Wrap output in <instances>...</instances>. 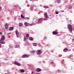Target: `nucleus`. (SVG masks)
Segmentation results:
<instances>
[{
  "label": "nucleus",
  "mask_w": 74,
  "mask_h": 74,
  "mask_svg": "<svg viewBox=\"0 0 74 74\" xmlns=\"http://www.w3.org/2000/svg\"><path fill=\"white\" fill-rule=\"evenodd\" d=\"M73 28L71 26V25H69L68 26V29L69 30L70 32L71 33H72V32H73Z\"/></svg>",
  "instance_id": "obj_1"
},
{
  "label": "nucleus",
  "mask_w": 74,
  "mask_h": 74,
  "mask_svg": "<svg viewBox=\"0 0 74 74\" xmlns=\"http://www.w3.org/2000/svg\"><path fill=\"white\" fill-rule=\"evenodd\" d=\"M5 39V36H3V35H2V36L1 38V39L0 41V42H1V41H4V40Z\"/></svg>",
  "instance_id": "obj_2"
},
{
  "label": "nucleus",
  "mask_w": 74,
  "mask_h": 74,
  "mask_svg": "<svg viewBox=\"0 0 74 74\" xmlns=\"http://www.w3.org/2000/svg\"><path fill=\"white\" fill-rule=\"evenodd\" d=\"M14 64L16 65H17V66H21V65L19 63L17 62H15Z\"/></svg>",
  "instance_id": "obj_3"
},
{
  "label": "nucleus",
  "mask_w": 74,
  "mask_h": 74,
  "mask_svg": "<svg viewBox=\"0 0 74 74\" xmlns=\"http://www.w3.org/2000/svg\"><path fill=\"white\" fill-rule=\"evenodd\" d=\"M29 56L28 55H27V54H25L24 55H23L22 56L23 58H27Z\"/></svg>",
  "instance_id": "obj_4"
},
{
  "label": "nucleus",
  "mask_w": 74,
  "mask_h": 74,
  "mask_svg": "<svg viewBox=\"0 0 74 74\" xmlns=\"http://www.w3.org/2000/svg\"><path fill=\"white\" fill-rule=\"evenodd\" d=\"M53 34L54 35H57V34H58V32H56V31H53Z\"/></svg>",
  "instance_id": "obj_5"
},
{
  "label": "nucleus",
  "mask_w": 74,
  "mask_h": 74,
  "mask_svg": "<svg viewBox=\"0 0 74 74\" xmlns=\"http://www.w3.org/2000/svg\"><path fill=\"white\" fill-rule=\"evenodd\" d=\"M63 51L64 52H67V51H68V49H67V48H65L64 49Z\"/></svg>",
  "instance_id": "obj_6"
},
{
  "label": "nucleus",
  "mask_w": 74,
  "mask_h": 74,
  "mask_svg": "<svg viewBox=\"0 0 74 74\" xmlns=\"http://www.w3.org/2000/svg\"><path fill=\"white\" fill-rule=\"evenodd\" d=\"M44 15L45 17L46 18H48V14H47V13H46L45 14H44Z\"/></svg>",
  "instance_id": "obj_7"
},
{
  "label": "nucleus",
  "mask_w": 74,
  "mask_h": 74,
  "mask_svg": "<svg viewBox=\"0 0 74 74\" xmlns=\"http://www.w3.org/2000/svg\"><path fill=\"white\" fill-rule=\"evenodd\" d=\"M38 52V53L40 54L42 53V51H41V50H38L37 51Z\"/></svg>",
  "instance_id": "obj_8"
},
{
  "label": "nucleus",
  "mask_w": 74,
  "mask_h": 74,
  "mask_svg": "<svg viewBox=\"0 0 74 74\" xmlns=\"http://www.w3.org/2000/svg\"><path fill=\"white\" fill-rule=\"evenodd\" d=\"M5 29H8V24H5Z\"/></svg>",
  "instance_id": "obj_9"
},
{
  "label": "nucleus",
  "mask_w": 74,
  "mask_h": 74,
  "mask_svg": "<svg viewBox=\"0 0 74 74\" xmlns=\"http://www.w3.org/2000/svg\"><path fill=\"white\" fill-rule=\"evenodd\" d=\"M42 21V19L41 18L39 19L38 22H39V23H41V22Z\"/></svg>",
  "instance_id": "obj_10"
},
{
  "label": "nucleus",
  "mask_w": 74,
  "mask_h": 74,
  "mask_svg": "<svg viewBox=\"0 0 74 74\" xmlns=\"http://www.w3.org/2000/svg\"><path fill=\"white\" fill-rule=\"evenodd\" d=\"M29 40L31 41H33V38L32 37H29Z\"/></svg>",
  "instance_id": "obj_11"
},
{
  "label": "nucleus",
  "mask_w": 74,
  "mask_h": 74,
  "mask_svg": "<svg viewBox=\"0 0 74 74\" xmlns=\"http://www.w3.org/2000/svg\"><path fill=\"white\" fill-rule=\"evenodd\" d=\"M16 36H19V33H18V32L17 30L16 31Z\"/></svg>",
  "instance_id": "obj_12"
},
{
  "label": "nucleus",
  "mask_w": 74,
  "mask_h": 74,
  "mask_svg": "<svg viewBox=\"0 0 74 74\" xmlns=\"http://www.w3.org/2000/svg\"><path fill=\"white\" fill-rule=\"evenodd\" d=\"M37 71H41V69L40 68H38L37 69Z\"/></svg>",
  "instance_id": "obj_13"
},
{
  "label": "nucleus",
  "mask_w": 74,
  "mask_h": 74,
  "mask_svg": "<svg viewBox=\"0 0 74 74\" xmlns=\"http://www.w3.org/2000/svg\"><path fill=\"white\" fill-rule=\"evenodd\" d=\"M14 27H11L9 29V30H13Z\"/></svg>",
  "instance_id": "obj_14"
},
{
  "label": "nucleus",
  "mask_w": 74,
  "mask_h": 74,
  "mask_svg": "<svg viewBox=\"0 0 74 74\" xmlns=\"http://www.w3.org/2000/svg\"><path fill=\"white\" fill-rule=\"evenodd\" d=\"M20 71L21 72H22V73H24L25 72V71L23 69H21Z\"/></svg>",
  "instance_id": "obj_15"
},
{
  "label": "nucleus",
  "mask_w": 74,
  "mask_h": 74,
  "mask_svg": "<svg viewBox=\"0 0 74 74\" xmlns=\"http://www.w3.org/2000/svg\"><path fill=\"white\" fill-rule=\"evenodd\" d=\"M21 16L22 19H24V18H25V17L23 16V15H22V14L21 15Z\"/></svg>",
  "instance_id": "obj_16"
},
{
  "label": "nucleus",
  "mask_w": 74,
  "mask_h": 74,
  "mask_svg": "<svg viewBox=\"0 0 74 74\" xmlns=\"http://www.w3.org/2000/svg\"><path fill=\"white\" fill-rule=\"evenodd\" d=\"M24 24L25 26H28V25H29V24H28L27 23V22L25 23Z\"/></svg>",
  "instance_id": "obj_17"
},
{
  "label": "nucleus",
  "mask_w": 74,
  "mask_h": 74,
  "mask_svg": "<svg viewBox=\"0 0 74 74\" xmlns=\"http://www.w3.org/2000/svg\"><path fill=\"white\" fill-rule=\"evenodd\" d=\"M24 41H27L26 38L25 37L24 38Z\"/></svg>",
  "instance_id": "obj_18"
},
{
  "label": "nucleus",
  "mask_w": 74,
  "mask_h": 74,
  "mask_svg": "<svg viewBox=\"0 0 74 74\" xmlns=\"http://www.w3.org/2000/svg\"><path fill=\"white\" fill-rule=\"evenodd\" d=\"M18 25L19 26H22L23 24H22V23H19L18 24Z\"/></svg>",
  "instance_id": "obj_19"
},
{
  "label": "nucleus",
  "mask_w": 74,
  "mask_h": 74,
  "mask_svg": "<svg viewBox=\"0 0 74 74\" xmlns=\"http://www.w3.org/2000/svg\"><path fill=\"white\" fill-rule=\"evenodd\" d=\"M57 2L58 3H60V0H56Z\"/></svg>",
  "instance_id": "obj_20"
},
{
  "label": "nucleus",
  "mask_w": 74,
  "mask_h": 74,
  "mask_svg": "<svg viewBox=\"0 0 74 74\" xmlns=\"http://www.w3.org/2000/svg\"><path fill=\"white\" fill-rule=\"evenodd\" d=\"M32 53H33V54H34L35 53V51H31Z\"/></svg>",
  "instance_id": "obj_21"
},
{
  "label": "nucleus",
  "mask_w": 74,
  "mask_h": 74,
  "mask_svg": "<svg viewBox=\"0 0 74 74\" xmlns=\"http://www.w3.org/2000/svg\"><path fill=\"white\" fill-rule=\"evenodd\" d=\"M37 45V43H35L33 44L34 46L35 47V46Z\"/></svg>",
  "instance_id": "obj_22"
},
{
  "label": "nucleus",
  "mask_w": 74,
  "mask_h": 74,
  "mask_svg": "<svg viewBox=\"0 0 74 74\" xmlns=\"http://www.w3.org/2000/svg\"><path fill=\"white\" fill-rule=\"evenodd\" d=\"M0 43H1V44H5V42H4V41H2V42L1 41Z\"/></svg>",
  "instance_id": "obj_23"
},
{
  "label": "nucleus",
  "mask_w": 74,
  "mask_h": 74,
  "mask_svg": "<svg viewBox=\"0 0 74 74\" xmlns=\"http://www.w3.org/2000/svg\"><path fill=\"white\" fill-rule=\"evenodd\" d=\"M26 37H27V38H28V37H29V34H27L26 35Z\"/></svg>",
  "instance_id": "obj_24"
},
{
  "label": "nucleus",
  "mask_w": 74,
  "mask_h": 74,
  "mask_svg": "<svg viewBox=\"0 0 74 74\" xmlns=\"http://www.w3.org/2000/svg\"><path fill=\"white\" fill-rule=\"evenodd\" d=\"M33 23H32L30 25V26H33Z\"/></svg>",
  "instance_id": "obj_25"
},
{
  "label": "nucleus",
  "mask_w": 74,
  "mask_h": 74,
  "mask_svg": "<svg viewBox=\"0 0 74 74\" xmlns=\"http://www.w3.org/2000/svg\"><path fill=\"white\" fill-rule=\"evenodd\" d=\"M10 73H10V72L9 71H8L7 72V74H10Z\"/></svg>",
  "instance_id": "obj_26"
},
{
  "label": "nucleus",
  "mask_w": 74,
  "mask_h": 74,
  "mask_svg": "<svg viewBox=\"0 0 74 74\" xmlns=\"http://www.w3.org/2000/svg\"><path fill=\"white\" fill-rule=\"evenodd\" d=\"M26 19L27 20H29V19H30V18H29V17H27V18H26Z\"/></svg>",
  "instance_id": "obj_27"
},
{
  "label": "nucleus",
  "mask_w": 74,
  "mask_h": 74,
  "mask_svg": "<svg viewBox=\"0 0 74 74\" xmlns=\"http://www.w3.org/2000/svg\"><path fill=\"white\" fill-rule=\"evenodd\" d=\"M46 20H47V18H44V21H46Z\"/></svg>",
  "instance_id": "obj_28"
},
{
  "label": "nucleus",
  "mask_w": 74,
  "mask_h": 74,
  "mask_svg": "<svg viewBox=\"0 0 74 74\" xmlns=\"http://www.w3.org/2000/svg\"><path fill=\"white\" fill-rule=\"evenodd\" d=\"M47 39V37H45L44 38V40H46Z\"/></svg>",
  "instance_id": "obj_29"
},
{
  "label": "nucleus",
  "mask_w": 74,
  "mask_h": 74,
  "mask_svg": "<svg viewBox=\"0 0 74 74\" xmlns=\"http://www.w3.org/2000/svg\"><path fill=\"white\" fill-rule=\"evenodd\" d=\"M56 14H59V13H58L57 12H56Z\"/></svg>",
  "instance_id": "obj_30"
},
{
  "label": "nucleus",
  "mask_w": 74,
  "mask_h": 74,
  "mask_svg": "<svg viewBox=\"0 0 74 74\" xmlns=\"http://www.w3.org/2000/svg\"><path fill=\"white\" fill-rule=\"evenodd\" d=\"M51 63H53V62L52 61L51 62H50V64H51Z\"/></svg>",
  "instance_id": "obj_31"
},
{
  "label": "nucleus",
  "mask_w": 74,
  "mask_h": 74,
  "mask_svg": "<svg viewBox=\"0 0 74 74\" xmlns=\"http://www.w3.org/2000/svg\"><path fill=\"white\" fill-rule=\"evenodd\" d=\"M1 44H0V48H1Z\"/></svg>",
  "instance_id": "obj_32"
},
{
  "label": "nucleus",
  "mask_w": 74,
  "mask_h": 74,
  "mask_svg": "<svg viewBox=\"0 0 74 74\" xmlns=\"http://www.w3.org/2000/svg\"><path fill=\"white\" fill-rule=\"evenodd\" d=\"M33 73H34V72H32V73H31V74H33Z\"/></svg>",
  "instance_id": "obj_33"
},
{
  "label": "nucleus",
  "mask_w": 74,
  "mask_h": 74,
  "mask_svg": "<svg viewBox=\"0 0 74 74\" xmlns=\"http://www.w3.org/2000/svg\"><path fill=\"white\" fill-rule=\"evenodd\" d=\"M1 8H2L1 7V6H0V9H1Z\"/></svg>",
  "instance_id": "obj_34"
},
{
  "label": "nucleus",
  "mask_w": 74,
  "mask_h": 74,
  "mask_svg": "<svg viewBox=\"0 0 74 74\" xmlns=\"http://www.w3.org/2000/svg\"><path fill=\"white\" fill-rule=\"evenodd\" d=\"M2 34V33L0 32V34Z\"/></svg>",
  "instance_id": "obj_35"
},
{
  "label": "nucleus",
  "mask_w": 74,
  "mask_h": 74,
  "mask_svg": "<svg viewBox=\"0 0 74 74\" xmlns=\"http://www.w3.org/2000/svg\"><path fill=\"white\" fill-rule=\"evenodd\" d=\"M9 38H10V37H11V36H9V37H8Z\"/></svg>",
  "instance_id": "obj_36"
},
{
  "label": "nucleus",
  "mask_w": 74,
  "mask_h": 74,
  "mask_svg": "<svg viewBox=\"0 0 74 74\" xmlns=\"http://www.w3.org/2000/svg\"><path fill=\"white\" fill-rule=\"evenodd\" d=\"M17 6H15V7H17Z\"/></svg>",
  "instance_id": "obj_37"
},
{
  "label": "nucleus",
  "mask_w": 74,
  "mask_h": 74,
  "mask_svg": "<svg viewBox=\"0 0 74 74\" xmlns=\"http://www.w3.org/2000/svg\"><path fill=\"white\" fill-rule=\"evenodd\" d=\"M57 71H59V69H58V70H57Z\"/></svg>",
  "instance_id": "obj_38"
},
{
  "label": "nucleus",
  "mask_w": 74,
  "mask_h": 74,
  "mask_svg": "<svg viewBox=\"0 0 74 74\" xmlns=\"http://www.w3.org/2000/svg\"><path fill=\"white\" fill-rule=\"evenodd\" d=\"M62 12H64V11H62Z\"/></svg>",
  "instance_id": "obj_39"
},
{
  "label": "nucleus",
  "mask_w": 74,
  "mask_h": 74,
  "mask_svg": "<svg viewBox=\"0 0 74 74\" xmlns=\"http://www.w3.org/2000/svg\"><path fill=\"white\" fill-rule=\"evenodd\" d=\"M30 1H32V0H30Z\"/></svg>",
  "instance_id": "obj_40"
},
{
  "label": "nucleus",
  "mask_w": 74,
  "mask_h": 74,
  "mask_svg": "<svg viewBox=\"0 0 74 74\" xmlns=\"http://www.w3.org/2000/svg\"><path fill=\"white\" fill-rule=\"evenodd\" d=\"M46 8H48V7H46Z\"/></svg>",
  "instance_id": "obj_41"
},
{
  "label": "nucleus",
  "mask_w": 74,
  "mask_h": 74,
  "mask_svg": "<svg viewBox=\"0 0 74 74\" xmlns=\"http://www.w3.org/2000/svg\"><path fill=\"white\" fill-rule=\"evenodd\" d=\"M5 74H7V73H5Z\"/></svg>",
  "instance_id": "obj_42"
},
{
  "label": "nucleus",
  "mask_w": 74,
  "mask_h": 74,
  "mask_svg": "<svg viewBox=\"0 0 74 74\" xmlns=\"http://www.w3.org/2000/svg\"><path fill=\"white\" fill-rule=\"evenodd\" d=\"M55 74H56V73Z\"/></svg>",
  "instance_id": "obj_43"
}]
</instances>
